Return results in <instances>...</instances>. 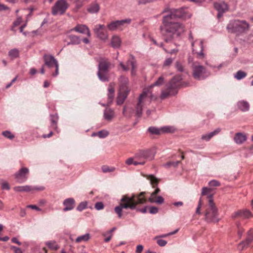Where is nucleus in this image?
I'll list each match as a JSON object with an SVG mask.
<instances>
[{
    "label": "nucleus",
    "instance_id": "1a4fd4ad",
    "mask_svg": "<svg viewBox=\"0 0 253 253\" xmlns=\"http://www.w3.org/2000/svg\"><path fill=\"white\" fill-rule=\"evenodd\" d=\"M192 75L195 79L201 80L208 76L206 68L198 62H194L192 65Z\"/></svg>",
    "mask_w": 253,
    "mask_h": 253
},
{
    "label": "nucleus",
    "instance_id": "423d86ee",
    "mask_svg": "<svg viewBox=\"0 0 253 253\" xmlns=\"http://www.w3.org/2000/svg\"><path fill=\"white\" fill-rule=\"evenodd\" d=\"M208 204L206 206L205 212L206 219L209 222H217V210L213 202L212 196L210 194L207 196Z\"/></svg>",
    "mask_w": 253,
    "mask_h": 253
},
{
    "label": "nucleus",
    "instance_id": "6ab92c4d",
    "mask_svg": "<svg viewBox=\"0 0 253 253\" xmlns=\"http://www.w3.org/2000/svg\"><path fill=\"white\" fill-rule=\"evenodd\" d=\"M128 84V79L124 76H121L119 79V91L130 92V89Z\"/></svg>",
    "mask_w": 253,
    "mask_h": 253
},
{
    "label": "nucleus",
    "instance_id": "09e8293b",
    "mask_svg": "<svg viewBox=\"0 0 253 253\" xmlns=\"http://www.w3.org/2000/svg\"><path fill=\"white\" fill-rule=\"evenodd\" d=\"M209 185L211 187H217L220 185L219 182L215 180H212L209 182Z\"/></svg>",
    "mask_w": 253,
    "mask_h": 253
},
{
    "label": "nucleus",
    "instance_id": "bb28decb",
    "mask_svg": "<svg viewBox=\"0 0 253 253\" xmlns=\"http://www.w3.org/2000/svg\"><path fill=\"white\" fill-rule=\"evenodd\" d=\"M129 92L119 91V95L117 99V103L118 105H122L126 98Z\"/></svg>",
    "mask_w": 253,
    "mask_h": 253
},
{
    "label": "nucleus",
    "instance_id": "37998d69",
    "mask_svg": "<svg viewBox=\"0 0 253 253\" xmlns=\"http://www.w3.org/2000/svg\"><path fill=\"white\" fill-rule=\"evenodd\" d=\"M174 127H173L172 126H164L161 128V131H163L164 132L172 133V132H174Z\"/></svg>",
    "mask_w": 253,
    "mask_h": 253
},
{
    "label": "nucleus",
    "instance_id": "412c9836",
    "mask_svg": "<svg viewBox=\"0 0 253 253\" xmlns=\"http://www.w3.org/2000/svg\"><path fill=\"white\" fill-rule=\"evenodd\" d=\"M134 62L135 60L133 57L130 56L126 63V65H125L122 62L120 63V65L122 67L124 71H127L130 68H131L132 70L131 73L133 74V72L135 68Z\"/></svg>",
    "mask_w": 253,
    "mask_h": 253
},
{
    "label": "nucleus",
    "instance_id": "5701e85b",
    "mask_svg": "<svg viewBox=\"0 0 253 253\" xmlns=\"http://www.w3.org/2000/svg\"><path fill=\"white\" fill-rule=\"evenodd\" d=\"M63 204L65 206V208L63 210L64 211H71L75 207V201L73 198H68L64 201Z\"/></svg>",
    "mask_w": 253,
    "mask_h": 253
},
{
    "label": "nucleus",
    "instance_id": "0e129e2a",
    "mask_svg": "<svg viewBox=\"0 0 253 253\" xmlns=\"http://www.w3.org/2000/svg\"><path fill=\"white\" fill-rule=\"evenodd\" d=\"M244 230L242 228L238 227V235L240 238L241 237L242 233L244 232Z\"/></svg>",
    "mask_w": 253,
    "mask_h": 253
},
{
    "label": "nucleus",
    "instance_id": "f704fd0d",
    "mask_svg": "<svg viewBox=\"0 0 253 253\" xmlns=\"http://www.w3.org/2000/svg\"><path fill=\"white\" fill-rule=\"evenodd\" d=\"M146 177L147 179L150 180L153 188H155L157 186L159 180L156 177L153 175H146Z\"/></svg>",
    "mask_w": 253,
    "mask_h": 253
},
{
    "label": "nucleus",
    "instance_id": "9b49d317",
    "mask_svg": "<svg viewBox=\"0 0 253 253\" xmlns=\"http://www.w3.org/2000/svg\"><path fill=\"white\" fill-rule=\"evenodd\" d=\"M44 61L45 65H46L49 68L55 67V73H53L52 75L53 77H56L58 74L59 65L57 61L54 57L50 55L45 54L43 56Z\"/></svg>",
    "mask_w": 253,
    "mask_h": 253
},
{
    "label": "nucleus",
    "instance_id": "cd10ccee",
    "mask_svg": "<svg viewBox=\"0 0 253 253\" xmlns=\"http://www.w3.org/2000/svg\"><path fill=\"white\" fill-rule=\"evenodd\" d=\"M134 114L133 109L129 106H125L123 111V115L127 118H130Z\"/></svg>",
    "mask_w": 253,
    "mask_h": 253
},
{
    "label": "nucleus",
    "instance_id": "2eb2a0df",
    "mask_svg": "<svg viewBox=\"0 0 253 253\" xmlns=\"http://www.w3.org/2000/svg\"><path fill=\"white\" fill-rule=\"evenodd\" d=\"M29 169L26 168H22L15 174V178L19 183H22L26 181L28 178Z\"/></svg>",
    "mask_w": 253,
    "mask_h": 253
},
{
    "label": "nucleus",
    "instance_id": "864d4df0",
    "mask_svg": "<svg viewBox=\"0 0 253 253\" xmlns=\"http://www.w3.org/2000/svg\"><path fill=\"white\" fill-rule=\"evenodd\" d=\"M173 59L171 58H169L166 59L164 62V66H169L172 62Z\"/></svg>",
    "mask_w": 253,
    "mask_h": 253
},
{
    "label": "nucleus",
    "instance_id": "ddd939ff",
    "mask_svg": "<svg viewBox=\"0 0 253 253\" xmlns=\"http://www.w3.org/2000/svg\"><path fill=\"white\" fill-rule=\"evenodd\" d=\"M94 32L97 37L101 40H106L108 38V34L104 25H96L93 29Z\"/></svg>",
    "mask_w": 253,
    "mask_h": 253
},
{
    "label": "nucleus",
    "instance_id": "49530a36",
    "mask_svg": "<svg viewBox=\"0 0 253 253\" xmlns=\"http://www.w3.org/2000/svg\"><path fill=\"white\" fill-rule=\"evenodd\" d=\"M2 135L10 139H12L14 138V135L11 134V133L7 130L4 131L2 132Z\"/></svg>",
    "mask_w": 253,
    "mask_h": 253
},
{
    "label": "nucleus",
    "instance_id": "052dcab7",
    "mask_svg": "<svg viewBox=\"0 0 253 253\" xmlns=\"http://www.w3.org/2000/svg\"><path fill=\"white\" fill-rule=\"evenodd\" d=\"M11 249L13 250L15 253H22V252L20 248H17L15 246H12Z\"/></svg>",
    "mask_w": 253,
    "mask_h": 253
},
{
    "label": "nucleus",
    "instance_id": "774afa93",
    "mask_svg": "<svg viewBox=\"0 0 253 253\" xmlns=\"http://www.w3.org/2000/svg\"><path fill=\"white\" fill-rule=\"evenodd\" d=\"M11 241L14 243H15V244H18V245H21V243L19 241H18V240H17V239L15 237H14L12 239H11Z\"/></svg>",
    "mask_w": 253,
    "mask_h": 253
},
{
    "label": "nucleus",
    "instance_id": "c85d7f7f",
    "mask_svg": "<svg viewBox=\"0 0 253 253\" xmlns=\"http://www.w3.org/2000/svg\"><path fill=\"white\" fill-rule=\"evenodd\" d=\"M67 38L70 40V42L68 44H79L81 43V40L80 38L74 35H69L67 36Z\"/></svg>",
    "mask_w": 253,
    "mask_h": 253
},
{
    "label": "nucleus",
    "instance_id": "e2e57ef3",
    "mask_svg": "<svg viewBox=\"0 0 253 253\" xmlns=\"http://www.w3.org/2000/svg\"><path fill=\"white\" fill-rule=\"evenodd\" d=\"M28 208H31L33 210H35L36 211H41V209H40L39 207H38L36 205H29L28 207Z\"/></svg>",
    "mask_w": 253,
    "mask_h": 253
},
{
    "label": "nucleus",
    "instance_id": "ea45409f",
    "mask_svg": "<svg viewBox=\"0 0 253 253\" xmlns=\"http://www.w3.org/2000/svg\"><path fill=\"white\" fill-rule=\"evenodd\" d=\"M19 50L17 49H12L8 52L9 56L11 58H15L19 56Z\"/></svg>",
    "mask_w": 253,
    "mask_h": 253
},
{
    "label": "nucleus",
    "instance_id": "aec40b11",
    "mask_svg": "<svg viewBox=\"0 0 253 253\" xmlns=\"http://www.w3.org/2000/svg\"><path fill=\"white\" fill-rule=\"evenodd\" d=\"M160 191L159 188H157L151 194V196L148 199V201L150 203H156L161 204L164 202V198L161 196L157 197V194Z\"/></svg>",
    "mask_w": 253,
    "mask_h": 253
},
{
    "label": "nucleus",
    "instance_id": "5fc2aeb1",
    "mask_svg": "<svg viewBox=\"0 0 253 253\" xmlns=\"http://www.w3.org/2000/svg\"><path fill=\"white\" fill-rule=\"evenodd\" d=\"M157 243L160 246L164 247L167 244V242L163 239H158L157 241Z\"/></svg>",
    "mask_w": 253,
    "mask_h": 253
},
{
    "label": "nucleus",
    "instance_id": "3c124183",
    "mask_svg": "<svg viewBox=\"0 0 253 253\" xmlns=\"http://www.w3.org/2000/svg\"><path fill=\"white\" fill-rule=\"evenodd\" d=\"M211 191V188H208L207 187H203L202 189V195H207Z\"/></svg>",
    "mask_w": 253,
    "mask_h": 253
},
{
    "label": "nucleus",
    "instance_id": "a19ab883",
    "mask_svg": "<svg viewBox=\"0 0 253 253\" xmlns=\"http://www.w3.org/2000/svg\"><path fill=\"white\" fill-rule=\"evenodd\" d=\"M126 164L128 166L133 165L134 166H137V161L135 159V156L133 157H130L126 160L125 162Z\"/></svg>",
    "mask_w": 253,
    "mask_h": 253
},
{
    "label": "nucleus",
    "instance_id": "603ef678",
    "mask_svg": "<svg viewBox=\"0 0 253 253\" xmlns=\"http://www.w3.org/2000/svg\"><path fill=\"white\" fill-rule=\"evenodd\" d=\"M95 208L97 210H100L104 208V205L102 202H97L95 205Z\"/></svg>",
    "mask_w": 253,
    "mask_h": 253
},
{
    "label": "nucleus",
    "instance_id": "f03ea898",
    "mask_svg": "<svg viewBox=\"0 0 253 253\" xmlns=\"http://www.w3.org/2000/svg\"><path fill=\"white\" fill-rule=\"evenodd\" d=\"M145 192H142L138 195L133 194L131 197L127 195H124L121 200L120 205L115 208V211L118 214V217L121 218L122 216L123 209H134L138 204H143L146 202L147 199L145 197Z\"/></svg>",
    "mask_w": 253,
    "mask_h": 253
},
{
    "label": "nucleus",
    "instance_id": "7ed1b4c3",
    "mask_svg": "<svg viewBox=\"0 0 253 253\" xmlns=\"http://www.w3.org/2000/svg\"><path fill=\"white\" fill-rule=\"evenodd\" d=\"M164 78L161 76L153 84L143 89L142 93L139 97L138 102L135 107L136 115L138 117H140L142 114L143 107L149 104L151 100L156 98V97L152 94V88L155 86H159L162 85L164 83Z\"/></svg>",
    "mask_w": 253,
    "mask_h": 253
},
{
    "label": "nucleus",
    "instance_id": "4be33fe9",
    "mask_svg": "<svg viewBox=\"0 0 253 253\" xmlns=\"http://www.w3.org/2000/svg\"><path fill=\"white\" fill-rule=\"evenodd\" d=\"M70 31H74L82 34H86L88 37H90L91 35L88 28L85 25L77 24L76 26L72 29Z\"/></svg>",
    "mask_w": 253,
    "mask_h": 253
},
{
    "label": "nucleus",
    "instance_id": "680f3d73",
    "mask_svg": "<svg viewBox=\"0 0 253 253\" xmlns=\"http://www.w3.org/2000/svg\"><path fill=\"white\" fill-rule=\"evenodd\" d=\"M143 250V246H142L141 245H138L136 247V252L137 253H141V252H142Z\"/></svg>",
    "mask_w": 253,
    "mask_h": 253
},
{
    "label": "nucleus",
    "instance_id": "20e7f679",
    "mask_svg": "<svg viewBox=\"0 0 253 253\" xmlns=\"http://www.w3.org/2000/svg\"><path fill=\"white\" fill-rule=\"evenodd\" d=\"M182 79L180 76H175L166 85V88L162 91L161 98L164 99L170 96L174 95L177 92V89L180 86H184L181 84Z\"/></svg>",
    "mask_w": 253,
    "mask_h": 253
},
{
    "label": "nucleus",
    "instance_id": "393cba45",
    "mask_svg": "<svg viewBox=\"0 0 253 253\" xmlns=\"http://www.w3.org/2000/svg\"><path fill=\"white\" fill-rule=\"evenodd\" d=\"M253 241V230H250L248 232V236L245 241L240 244L239 247L243 249L248 246Z\"/></svg>",
    "mask_w": 253,
    "mask_h": 253
},
{
    "label": "nucleus",
    "instance_id": "9d476101",
    "mask_svg": "<svg viewBox=\"0 0 253 253\" xmlns=\"http://www.w3.org/2000/svg\"><path fill=\"white\" fill-rule=\"evenodd\" d=\"M69 7L68 3L65 0H58L52 8L53 15H62Z\"/></svg>",
    "mask_w": 253,
    "mask_h": 253
},
{
    "label": "nucleus",
    "instance_id": "0eeeda50",
    "mask_svg": "<svg viewBox=\"0 0 253 253\" xmlns=\"http://www.w3.org/2000/svg\"><path fill=\"white\" fill-rule=\"evenodd\" d=\"M155 155V152L152 149L141 150L135 154V159L138 165H143L147 161L153 160Z\"/></svg>",
    "mask_w": 253,
    "mask_h": 253
},
{
    "label": "nucleus",
    "instance_id": "c756f323",
    "mask_svg": "<svg viewBox=\"0 0 253 253\" xmlns=\"http://www.w3.org/2000/svg\"><path fill=\"white\" fill-rule=\"evenodd\" d=\"M220 131V128H217L213 132L208 134H204L202 136L201 139L207 141H209L214 135L218 134Z\"/></svg>",
    "mask_w": 253,
    "mask_h": 253
},
{
    "label": "nucleus",
    "instance_id": "58836bf2",
    "mask_svg": "<svg viewBox=\"0 0 253 253\" xmlns=\"http://www.w3.org/2000/svg\"><path fill=\"white\" fill-rule=\"evenodd\" d=\"M90 238V235L88 233L85 234L84 235L78 237L76 239V243H80L82 241H87Z\"/></svg>",
    "mask_w": 253,
    "mask_h": 253
},
{
    "label": "nucleus",
    "instance_id": "a878e982",
    "mask_svg": "<svg viewBox=\"0 0 253 253\" xmlns=\"http://www.w3.org/2000/svg\"><path fill=\"white\" fill-rule=\"evenodd\" d=\"M115 117V113L113 110L107 108L104 111V117L105 119L110 122Z\"/></svg>",
    "mask_w": 253,
    "mask_h": 253
},
{
    "label": "nucleus",
    "instance_id": "c9c22d12",
    "mask_svg": "<svg viewBox=\"0 0 253 253\" xmlns=\"http://www.w3.org/2000/svg\"><path fill=\"white\" fill-rule=\"evenodd\" d=\"M45 244L51 250L56 251L59 248V246L55 241H47Z\"/></svg>",
    "mask_w": 253,
    "mask_h": 253
},
{
    "label": "nucleus",
    "instance_id": "dca6fc26",
    "mask_svg": "<svg viewBox=\"0 0 253 253\" xmlns=\"http://www.w3.org/2000/svg\"><path fill=\"white\" fill-rule=\"evenodd\" d=\"M193 52L197 54L199 58L203 57V42L202 41L196 40L192 43Z\"/></svg>",
    "mask_w": 253,
    "mask_h": 253
},
{
    "label": "nucleus",
    "instance_id": "338daca9",
    "mask_svg": "<svg viewBox=\"0 0 253 253\" xmlns=\"http://www.w3.org/2000/svg\"><path fill=\"white\" fill-rule=\"evenodd\" d=\"M139 4H145L147 2H149L152 0H137Z\"/></svg>",
    "mask_w": 253,
    "mask_h": 253
},
{
    "label": "nucleus",
    "instance_id": "f257e3e1",
    "mask_svg": "<svg viewBox=\"0 0 253 253\" xmlns=\"http://www.w3.org/2000/svg\"><path fill=\"white\" fill-rule=\"evenodd\" d=\"M165 12H168V14L163 17L164 29L162 32L166 36V41L168 42L178 37L185 31L184 26L177 22L176 19L189 18L191 17V14L188 12L187 8L173 9L169 11L166 9Z\"/></svg>",
    "mask_w": 253,
    "mask_h": 253
},
{
    "label": "nucleus",
    "instance_id": "6e6d98bb",
    "mask_svg": "<svg viewBox=\"0 0 253 253\" xmlns=\"http://www.w3.org/2000/svg\"><path fill=\"white\" fill-rule=\"evenodd\" d=\"M158 212V209L157 207H151L149 208V212L151 214H155Z\"/></svg>",
    "mask_w": 253,
    "mask_h": 253
},
{
    "label": "nucleus",
    "instance_id": "bf43d9fd",
    "mask_svg": "<svg viewBox=\"0 0 253 253\" xmlns=\"http://www.w3.org/2000/svg\"><path fill=\"white\" fill-rule=\"evenodd\" d=\"M1 188L5 190H9L10 188L8 183L6 182H3L1 183Z\"/></svg>",
    "mask_w": 253,
    "mask_h": 253
},
{
    "label": "nucleus",
    "instance_id": "a18cd8bd",
    "mask_svg": "<svg viewBox=\"0 0 253 253\" xmlns=\"http://www.w3.org/2000/svg\"><path fill=\"white\" fill-rule=\"evenodd\" d=\"M87 206V202H81L77 207V209L79 211H82L84 209L86 208Z\"/></svg>",
    "mask_w": 253,
    "mask_h": 253
},
{
    "label": "nucleus",
    "instance_id": "2f4dec72",
    "mask_svg": "<svg viewBox=\"0 0 253 253\" xmlns=\"http://www.w3.org/2000/svg\"><path fill=\"white\" fill-rule=\"evenodd\" d=\"M99 8V4L96 2H93L88 6L87 11L90 13H95L98 12Z\"/></svg>",
    "mask_w": 253,
    "mask_h": 253
},
{
    "label": "nucleus",
    "instance_id": "de8ad7c7",
    "mask_svg": "<svg viewBox=\"0 0 253 253\" xmlns=\"http://www.w3.org/2000/svg\"><path fill=\"white\" fill-rule=\"evenodd\" d=\"M175 67L178 71L181 72L184 71V66L182 65V64L181 63H180L179 62H177L175 63Z\"/></svg>",
    "mask_w": 253,
    "mask_h": 253
},
{
    "label": "nucleus",
    "instance_id": "13d9d810",
    "mask_svg": "<svg viewBox=\"0 0 253 253\" xmlns=\"http://www.w3.org/2000/svg\"><path fill=\"white\" fill-rule=\"evenodd\" d=\"M202 200L200 199L199 200V203H198V207H197V208L196 209V213H197V214H200L201 213L200 209H201V208L202 207Z\"/></svg>",
    "mask_w": 253,
    "mask_h": 253
},
{
    "label": "nucleus",
    "instance_id": "4d7b16f0",
    "mask_svg": "<svg viewBox=\"0 0 253 253\" xmlns=\"http://www.w3.org/2000/svg\"><path fill=\"white\" fill-rule=\"evenodd\" d=\"M51 126L52 127V128L53 129H56L57 128V126H56L57 121L56 120V119L54 117H52V119H51Z\"/></svg>",
    "mask_w": 253,
    "mask_h": 253
},
{
    "label": "nucleus",
    "instance_id": "39448f33",
    "mask_svg": "<svg viewBox=\"0 0 253 253\" xmlns=\"http://www.w3.org/2000/svg\"><path fill=\"white\" fill-rule=\"evenodd\" d=\"M249 24L243 20L231 21L226 27L229 33H234L237 35L246 33L249 30Z\"/></svg>",
    "mask_w": 253,
    "mask_h": 253
},
{
    "label": "nucleus",
    "instance_id": "4c0bfd02",
    "mask_svg": "<svg viewBox=\"0 0 253 253\" xmlns=\"http://www.w3.org/2000/svg\"><path fill=\"white\" fill-rule=\"evenodd\" d=\"M247 75V74L246 72L239 70L234 75V78L238 80H240L245 78Z\"/></svg>",
    "mask_w": 253,
    "mask_h": 253
},
{
    "label": "nucleus",
    "instance_id": "79ce46f5",
    "mask_svg": "<svg viewBox=\"0 0 253 253\" xmlns=\"http://www.w3.org/2000/svg\"><path fill=\"white\" fill-rule=\"evenodd\" d=\"M101 169L104 173L113 172L115 170V168L113 167H109L107 166H103Z\"/></svg>",
    "mask_w": 253,
    "mask_h": 253
},
{
    "label": "nucleus",
    "instance_id": "b1692460",
    "mask_svg": "<svg viewBox=\"0 0 253 253\" xmlns=\"http://www.w3.org/2000/svg\"><path fill=\"white\" fill-rule=\"evenodd\" d=\"M115 84L111 83L108 87V102L107 105L109 106L112 102L114 97V87Z\"/></svg>",
    "mask_w": 253,
    "mask_h": 253
},
{
    "label": "nucleus",
    "instance_id": "4468645a",
    "mask_svg": "<svg viewBox=\"0 0 253 253\" xmlns=\"http://www.w3.org/2000/svg\"><path fill=\"white\" fill-rule=\"evenodd\" d=\"M214 8L218 11L217 17L219 19L222 16L223 13L228 10V6L227 3L224 1H219L214 3Z\"/></svg>",
    "mask_w": 253,
    "mask_h": 253
},
{
    "label": "nucleus",
    "instance_id": "8fccbe9b",
    "mask_svg": "<svg viewBox=\"0 0 253 253\" xmlns=\"http://www.w3.org/2000/svg\"><path fill=\"white\" fill-rule=\"evenodd\" d=\"M22 22L21 18H18L13 23V27L12 28V30L15 31L14 28L16 26H19Z\"/></svg>",
    "mask_w": 253,
    "mask_h": 253
},
{
    "label": "nucleus",
    "instance_id": "69168bd1",
    "mask_svg": "<svg viewBox=\"0 0 253 253\" xmlns=\"http://www.w3.org/2000/svg\"><path fill=\"white\" fill-rule=\"evenodd\" d=\"M16 79H17V77H15L14 78L11 82L10 83L7 84L6 86V88H9L11 85L12 84L15 82V81H16Z\"/></svg>",
    "mask_w": 253,
    "mask_h": 253
},
{
    "label": "nucleus",
    "instance_id": "7c9ffc66",
    "mask_svg": "<svg viewBox=\"0 0 253 253\" xmlns=\"http://www.w3.org/2000/svg\"><path fill=\"white\" fill-rule=\"evenodd\" d=\"M246 140V136L242 133H237L234 137V140L237 144H242Z\"/></svg>",
    "mask_w": 253,
    "mask_h": 253
},
{
    "label": "nucleus",
    "instance_id": "473e14b6",
    "mask_svg": "<svg viewBox=\"0 0 253 253\" xmlns=\"http://www.w3.org/2000/svg\"><path fill=\"white\" fill-rule=\"evenodd\" d=\"M238 107L241 111L245 112L249 110L250 105L247 101H241L238 102Z\"/></svg>",
    "mask_w": 253,
    "mask_h": 253
},
{
    "label": "nucleus",
    "instance_id": "f8f14e48",
    "mask_svg": "<svg viewBox=\"0 0 253 253\" xmlns=\"http://www.w3.org/2000/svg\"><path fill=\"white\" fill-rule=\"evenodd\" d=\"M130 21L131 20L129 19L113 21L108 25V28L110 31H114L117 29L122 30L125 25L129 24Z\"/></svg>",
    "mask_w": 253,
    "mask_h": 253
},
{
    "label": "nucleus",
    "instance_id": "e433bc0d",
    "mask_svg": "<svg viewBox=\"0 0 253 253\" xmlns=\"http://www.w3.org/2000/svg\"><path fill=\"white\" fill-rule=\"evenodd\" d=\"M109 134V132L107 130H102L97 132L93 133L92 134V136H97L99 138H105L107 137Z\"/></svg>",
    "mask_w": 253,
    "mask_h": 253
},
{
    "label": "nucleus",
    "instance_id": "6e6552de",
    "mask_svg": "<svg viewBox=\"0 0 253 253\" xmlns=\"http://www.w3.org/2000/svg\"><path fill=\"white\" fill-rule=\"evenodd\" d=\"M111 67V63L107 59L102 58L99 61L97 75L99 79L103 81H108L109 69Z\"/></svg>",
    "mask_w": 253,
    "mask_h": 253
},
{
    "label": "nucleus",
    "instance_id": "72a5a7b5",
    "mask_svg": "<svg viewBox=\"0 0 253 253\" xmlns=\"http://www.w3.org/2000/svg\"><path fill=\"white\" fill-rule=\"evenodd\" d=\"M121 41L120 38L117 36H113L111 40L112 46L115 48L119 47L121 45Z\"/></svg>",
    "mask_w": 253,
    "mask_h": 253
},
{
    "label": "nucleus",
    "instance_id": "c03bdc74",
    "mask_svg": "<svg viewBox=\"0 0 253 253\" xmlns=\"http://www.w3.org/2000/svg\"><path fill=\"white\" fill-rule=\"evenodd\" d=\"M148 130L152 134H159L161 133V128L160 129L155 127H150L149 128Z\"/></svg>",
    "mask_w": 253,
    "mask_h": 253
},
{
    "label": "nucleus",
    "instance_id": "f3484780",
    "mask_svg": "<svg viewBox=\"0 0 253 253\" xmlns=\"http://www.w3.org/2000/svg\"><path fill=\"white\" fill-rule=\"evenodd\" d=\"M253 216L251 212L248 210H239L232 214V217L233 218H250Z\"/></svg>",
    "mask_w": 253,
    "mask_h": 253
},
{
    "label": "nucleus",
    "instance_id": "a211bd4d",
    "mask_svg": "<svg viewBox=\"0 0 253 253\" xmlns=\"http://www.w3.org/2000/svg\"><path fill=\"white\" fill-rule=\"evenodd\" d=\"M14 190L16 192H30L33 190L42 191L44 189L43 187H33L29 185L15 186Z\"/></svg>",
    "mask_w": 253,
    "mask_h": 253
}]
</instances>
